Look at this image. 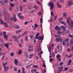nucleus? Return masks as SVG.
<instances>
[{"label":"nucleus","instance_id":"f257e3e1","mask_svg":"<svg viewBox=\"0 0 73 73\" xmlns=\"http://www.w3.org/2000/svg\"><path fill=\"white\" fill-rule=\"evenodd\" d=\"M40 35V33H36V35L35 36V38L36 39H38V41H40L41 40H42L44 39L43 37H42L41 36H39Z\"/></svg>","mask_w":73,"mask_h":73},{"label":"nucleus","instance_id":"f03ea898","mask_svg":"<svg viewBox=\"0 0 73 73\" xmlns=\"http://www.w3.org/2000/svg\"><path fill=\"white\" fill-rule=\"evenodd\" d=\"M55 50L56 51H57L58 52H61V50H62V48H61V46L60 45H58L55 49Z\"/></svg>","mask_w":73,"mask_h":73},{"label":"nucleus","instance_id":"7ed1b4c3","mask_svg":"<svg viewBox=\"0 0 73 73\" xmlns=\"http://www.w3.org/2000/svg\"><path fill=\"white\" fill-rule=\"evenodd\" d=\"M48 5L50 7V10H52L54 7V3L52 2H49L48 3Z\"/></svg>","mask_w":73,"mask_h":73},{"label":"nucleus","instance_id":"20e7f679","mask_svg":"<svg viewBox=\"0 0 73 73\" xmlns=\"http://www.w3.org/2000/svg\"><path fill=\"white\" fill-rule=\"evenodd\" d=\"M56 41L57 42H62V38L59 37H57L56 39Z\"/></svg>","mask_w":73,"mask_h":73},{"label":"nucleus","instance_id":"39448f33","mask_svg":"<svg viewBox=\"0 0 73 73\" xmlns=\"http://www.w3.org/2000/svg\"><path fill=\"white\" fill-rule=\"evenodd\" d=\"M19 61L17 59H16L14 60V63L17 66H18L19 65Z\"/></svg>","mask_w":73,"mask_h":73},{"label":"nucleus","instance_id":"423d86ee","mask_svg":"<svg viewBox=\"0 0 73 73\" xmlns=\"http://www.w3.org/2000/svg\"><path fill=\"white\" fill-rule=\"evenodd\" d=\"M54 29L56 31H61V28H59V27L58 26H56Z\"/></svg>","mask_w":73,"mask_h":73},{"label":"nucleus","instance_id":"0eeeda50","mask_svg":"<svg viewBox=\"0 0 73 73\" xmlns=\"http://www.w3.org/2000/svg\"><path fill=\"white\" fill-rule=\"evenodd\" d=\"M56 57L57 59V60L58 61H60L61 60H60V58L61 57V55L60 54H57L56 56Z\"/></svg>","mask_w":73,"mask_h":73},{"label":"nucleus","instance_id":"6e6552de","mask_svg":"<svg viewBox=\"0 0 73 73\" xmlns=\"http://www.w3.org/2000/svg\"><path fill=\"white\" fill-rule=\"evenodd\" d=\"M57 34L58 35H62V34H63L64 33V32L63 31H58L57 32Z\"/></svg>","mask_w":73,"mask_h":73},{"label":"nucleus","instance_id":"1a4fd4ad","mask_svg":"<svg viewBox=\"0 0 73 73\" xmlns=\"http://www.w3.org/2000/svg\"><path fill=\"white\" fill-rule=\"evenodd\" d=\"M63 70H64V68H63V66H61L59 69L58 70V71H59V72H62V71H64Z\"/></svg>","mask_w":73,"mask_h":73},{"label":"nucleus","instance_id":"9d476101","mask_svg":"<svg viewBox=\"0 0 73 73\" xmlns=\"http://www.w3.org/2000/svg\"><path fill=\"white\" fill-rule=\"evenodd\" d=\"M67 23L68 25L69 26L70 23V18L69 17H68L67 20Z\"/></svg>","mask_w":73,"mask_h":73},{"label":"nucleus","instance_id":"9b49d317","mask_svg":"<svg viewBox=\"0 0 73 73\" xmlns=\"http://www.w3.org/2000/svg\"><path fill=\"white\" fill-rule=\"evenodd\" d=\"M73 4V2L72 1H69L68 3V5L69 6H71Z\"/></svg>","mask_w":73,"mask_h":73},{"label":"nucleus","instance_id":"f8f14e48","mask_svg":"<svg viewBox=\"0 0 73 73\" xmlns=\"http://www.w3.org/2000/svg\"><path fill=\"white\" fill-rule=\"evenodd\" d=\"M63 16L65 19H67V14L65 13V12H64L63 14Z\"/></svg>","mask_w":73,"mask_h":73},{"label":"nucleus","instance_id":"ddd939ff","mask_svg":"<svg viewBox=\"0 0 73 73\" xmlns=\"http://www.w3.org/2000/svg\"><path fill=\"white\" fill-rule=\"evenodd\" d=\"M11 20H12L13 21L14 20L15 21H17V20H16V17H15V15L14 16V18L12 17L11 18Z\"/></svg>","mask_w":73,"mask_h":73},{"label":"nucleus","instance_id":"4468645a","mask_svg":"<svg viewBox=\"0 0 73 73\" xmlns=\"http://www.w3.org/2000/svg\"><path fill=\"white\" fill-rule=\"evenodd\" d=\"M63 33H65V34H67V33H69V29L68 30H66L65 31H63Z\"/></svg>","mask_w":73,"mask_h":73},{"label":"nucleus","instance_id":"2eb2a0df","mask_svg":"<svg viewBox=\"0 0 73 73\" xmlns=\"http://www.w3.org/2000/svg\"><path fill=\"white\" fill-rule=\"evenodd\" d=\"M37 71V70H36V69H33L32 70H31V73H35V72H36Z\"/></svg>","mask_w":73,"mask_h":73},{"label":"nucleus","instance_id":"dca6fc26","mask_svg":"<svg viewBox=\"0 0 73 73\" xmlns=\"http://www.w3.org/2000/svg\"><path fill=\"white\" fill-rule=\"evenodd\" d=\"M5 68V72H7V70H8V69H9V67H4Z\"/></svg>","mask_w":73,"mask_h":73},{"label":"nucleus","instance_id":"f3484780","mask_svg":"<svg viewBox=\"0 0 73 73\" xmlns=\"http://www.w3.org/2000/svg\"><path fill=\"white\" fill-rule=\"evenodd\" d=\"M7 64H8V63L7 62H5V63H3L2 65H3L4 68L5 67V66H6V65H7Z\"/></svg>","mask_w":73,"mask_h":73},{"label":"nucleus","instance_id":"a211bd4d","mask_svg":"<svg viewBox=\"0 0 73 73\" xmlns=\"http://www.w3.org/2000/svg\"><path fill=\"white\" fill-rule=\"evenodd\" d=\"M4 46H5L7 48H9L8 44H4Z\"/></svg>","mask_w":73,"mask_h":73},{"label":"nucleus","instance_id":"6ab92c4d","mask_svg":"<svg viewBox=\"0 0 73 73\" xmlns=\"http://www.w3.org/2000/svg\"><path fill=\"white\" fill-rule=\"evenodd\" d=\"M70 25V27H73V21H71Z\"/></svg>","mask_w":73,"mask_h":73},{"label":"nucleus","instance_id":"aec40b11","mask_svg":"<svg viewBox=\"0 0 73 73\" xmlns=\"http://www.w3.org/2000/svg\"><path fill=\"white\" fill-rule=\"evenodd\" d=\"M61 23L63 24H64L65 26L66 25V22L64 21H62L61 22Z\"/></svg>","mask_w":73,"mask_h":73},{"label":"nucleus","instance_id":"412c9836","mask_svg":"<svg viewBox=\"0 0 73 73\" xmlns=\"http://www.w3.org/2000/svg\"><path fill=\"white\" fill-rule=\"evenodd\" d=\"M21 31H22V30L20 29L19 30L17 31L16 32V33H17V34H18V33H20V32H21Z\"/></svg>","mask_w":73,"mask_h":73},{"label":"nucleus","instance_id":"4be33fe9","mask_svg":"<svg viewBox=\"0 0 73 73\" xmlns=\"http://www.w3.org/2000/svg\"><path fill=\"white\" fill-rule=\"evenodd\" d=\"M4 24L5 27H8V26L7 25V23L6 22H4Z\"/></svg>","mask_w":73,"mask_h":73},{"label":"nucleus","instance_id":"5701e85b","mask_svg":"<svg viewBox=\"0 0 73 73\" xmlns=\"http://www.w3.org/2000/svg\"><path fill=\"white\" fill-rule=\"evenodd\" d=\"M48 49L49 52H50L51 51V49H52V47L51 46H49L48 47Z\"/></svg>","mask_w":73,"mask_h":73},{"label":"nucleus","instance_id":"b1692460","mask_svg":"<svg viewBox=\"0 0 73 73\" xmlns=\"http://www.w3.org/2000/svg\"><path fill=\"white\" fill-rule=\"evenodd\" d=\"M19 18L21 19V20H23L24 18V16L23 15L21 16L20 17H19Z\"/></svg>","mask_w":73,"mask_h":73},{"label":"nucleus","instance_id":"393cba45","mask_svg":"<svg viewBox=\"0 0 73 73\" xmlns=\"http://www.w3.org/2000/svg\"><path fill=\"white\" fill-rule=\"evenodd\" d=\"M70 43L71 44H73V38H72L70 40Z\"/></svg>","mask_w":73,"mask_h":73},{"label":"nucleus","instance_id":"a878e982","mask_svg":"<svg viewBox=\"0 0 73 73\" xmlns=\"http://www.w3.org/2000/svg\"><path fill=\"white\" fill-rule=\"evenodd\" d=\"M12 37L13 38H15V39H17V36H12Z\"/></svg>","mask_w":73,"mask_h":73},{"label":"nucleus","instance_id":"bb28decb","mask_svg":"<svg viewBox=\"0 0 73 73\" xmlns=\"http://www.w3.org/2000/svg\"><path fill=\"white\" fill-rule=\"evenodd\" d=\"M27 31H25V32L24 33L23 35H22V36H24V35H27Z\"/></svg>","mask_w":73,"mask_h":73},{"label":"nucleus","instance_id":"cd10ccee","mask_svg":"<svg viewBox=\"0 0 73 73\" xmlns=\"http://www.w3.org/2000/svg\"><path fill=\"white\" fill-rule=\"evenodd\" d=\"M51 15H52V17H54V13L53 11H51Z\"/></svg>","mask_w":73,"mask_h":73},{"label":"nucleus","instance_id":"c85d7f7f","mask_svg":"<svg viewBox=\"0 0 73 73\" xmlns=\"http://www.w3.org/2000/svg\"><path fill=\"white\" fill-rule=\"evenodd\" d=\"M33 8H35L36 10H37V8H38V7L37 6L34 5L33 6Z\"/></svg>","mask_w":73,"mask_h":73},{"label":"nucleus","instance_id":"c756f323","mask_svg":"<svg viewBox=\"0 0 73 73\" xmlns=\"http://www.w3.org/2000/svg\"><path fill=\"white\" fill-rule=\"evenodd\" d=\"M24 55L25 56H27V55H28V53H27V52L25 51L24 53Z\"/></svg>","mask_w":73,"mask_h":73},{"label":"nucleus","instance_id":"7c9ffc66","mask_svg":"<svg viewBox=\"0 0 73 73\" xmlns=\"http://www.w3.org/2000/svg\"><path fill=\"white\" fill-rule=\"evenodd\" d=\"M33 56V55L32 54H30V55L29 58H32Z\"/></svg>","mask_w":73,"mask_h":73},{"label":"nucleus","instance_id":"2f4dec72","mask_svg":"<svg viewBox=\"0 0 73 73\" xmlns=\"http://www.w3.org/2000/svg\"><path fill=\"white\" fill-rule=\"evenodd\" d=\"M25 41H28V36H25Z\"/></svg>","mask_w":73,"mask_h":73},{"label":"nucleus","instance_id":"473e14b6","mask_svg":"<svg viewBox=\"0 0 73 73\" xmlns=\"http://www.w3.org/2000/svg\"><path fill=\"white\" fill-rule=\"evenodd\" d=\"M69 46V43L68 42H67L66 47L67 48H68V47Z\"/></svg>","mask_w":73,"mask_h":73},{"label":"nucleus","instance_id":"72a5a7b5","mask_svg":"<svg viewBox=\"0 0 73 73\" xmlns=\"http://www.w3.org/2000/svg\"><path fill=\"white\" fill-rule=\"evenodd\" d=\"M40 23L42 24V18H40Z\"/></svg>","mask_w":73,"mask_h":73},{"label":"nucleus","instance_id":"f704fd0d","mask_svg":"<svg viewBox=\"0 0 73 73\" xmlns=\"http://www.w3.org/2000/svg\"><path fill=\"white\" fill-rule=\"evenodd\" d=\"M22 8H23V7H22V6H20L19 9L21 11H22V10H23Z\"/></svg>","mask_w":73,"mask_h":73},{"label":"nucleus","instance_id":"c9c22d12","mask_svg":"<svg viewBox=\"0 0 73 73\" xmlns=\"http://www.w3.org/2000/svg\"><path fill=\"white\" fill-rule=\"evenodd\" d=\"M69 38H66V40H65V41L66 42H68V41H69Z\"/></svg>","mask_w":73,"mask_h":73},{"label":"nucleus","instance_id":"e433bc0d","mask_svg":"<svg viewBox=\"0 0 73 73\" xmlns=\"http://www.w3.org/2000/svg\"><path fill=\"white\" fill-rule=\"evenodd\" d=\"M36 3L38 4H39V5H41V4L40 3V2H39V1L38 0H37L36 1Z\"/></svg>","mask_w":73,"mask_h":73},{"label":"nucleus","instance_id":"4c0bfd02","mask_svg":"<svg viewBox=\"0 0 73 73\" xmlns=\"http://www.w3.org/2000/svg\"><path fill=\"white\" fill-rule=\"evenodd\" d=\"M3 36H4V37H5V38H6V39H7V38H8V36H7V35H4Z\"/></svg>","mask_w":73,"mask_h":73},{"label":"nucleus","instance_id":"58836bf2","mask_svg":"<svg viewBox=\"0 0 73 73\" xmlns=\"http://www.w3.org/2000/svg\"><path fill=\"white\" fill-rule=\"evenodd\" d=\"M21 54V50H19L18 54Z\"/></svg>","mask_w":73,"mask_h":73},{"label":"nucleus","instance_id":"ea45409f","mask_svg":"<svg viewBox=\"0 0 73 73\" xmlns=\"http://www.w3.org/2000/svg\"><path fill=\"white\" fill-rule=\"evenodd\" d=\"M37 50H38V52H40L41 51V48H40V47H39L37 49Z\"/></svg>","mask_w":73,"mask_h":73},{"label":"nucleus","instance_id":"a19ab883","mask_svg":"<svg viewBox=\"0 0 73 73\" xmlns=\"http://www.w3.org/2000/svg\"><path fill=\"white\" fill-rule=\"evenodd\" d=\"M55 37H61L60 35H57V34H55Z\"/></svg>","mask_w":73,"mask_h":73},{"label":"nucleus","instance_id":"79ce46f5","mask_svg":"<svg viewBox=\"0 0 73 73\" xmlns=\"http://www.w3.org/2000/svg\"><path fill=\"white\" fill-rule=\"evenodd\" d=\"M59 21H60V22H61L62 21V18H60L59 19Z\"/></svg>","mask_w":73,"mask_h":73},{"label":"nucleus","instance_id":"37998d69","mask_svg":"<svg viewBox=\"0 0 73 73\" xmlns=\"http://www.w3.org/2000/svg\"><path fill=\"white\" fill-rule=\"evenodd\" d=\"M33 66L34 68H38V67L36 65H33Z\"/></svg>","mask_w":73,"mask_h":73},{"label":"nucleus","instance_id":"c03bdc74","mask_svg":"<svg viewBox=\"0 0 73 73\" xmlns=\"http://www.w3.org/2000/svg\"><path fill=\"white\" fill-rule=\"evenodd\" d=\"M13 52H12V53H10V56H11V57H12V56H13V55H14V53L13 54Z\"/></svg>","mask_w":73,"mask_h":73},{"label":"nucleus","instance_id":"a18cd8bd","mask_svg":"<svg viewBox=\"0 0 73 73\" xmlns=\"http://www.w3.org/2000/svg\"><path fill=\"white\" fill-rule=\"evenodd\" d=\"M62 44L63 45H65V44H66V42H65L64 41H63Z\"/></svg>","mask_w":73,"mask_h":73},{"label":"nucleus","instance_id":"49530a36","mask_svg":"<svg viewBox=\"0 0 73 73\" xmlns=\"http://www.w3.org/2000/svg\"><path fill=\"white\" fill-rule=\"evenodd\" d=\"M57 6L58 8H61V6L60 5H57Z\"/></svg>","mask_w":73,"mask_h":73},{"label":"nucleus","instance_id":"de8ad7c7","mask_svg":"<svg viewBox=\"0 0 73 73\" xmlns=\"http://www.w3.org/2000/svg\"><path fill=\"white\" fill-rule=\"evenodd\" d=\"M71 65V63L70 62H68L67 64V65H68V66H69L70 65Z\"/></svg>","mask_w":73,"mask_h":73},{"label":"nucleus","instance_id":"09e8293b","mask_svg":"<svg viewBox=\"0 0 73 73\" xmlns=\"http://www.w3.org/2000/svg\"><path fill=\"white\" fill-rule=\"evenodd\" d=\"M52 56L53 57H54L55 56V54H54V53L53 52L52 53Z\"/></svg>","mask_w":73,"mask_h":73},{"label":"nucleus","instance_id":"8fccbe9b","mask_svg":"<svg viewBox=\"0 0 73 73\" xmlns=\"http://www.w3.org/2000/svg\"><path fill=\"white\" fill-rule=\"evenodd\" d=\"M8 1V0H4V2L5 3H7Z\"/></svg>","mask_w":73,"mask_h":73},{"label":"nucleus","instance_id":"3c124183","mask_svg":"<svg viewBox=\"0 0 73 73\" xmlns=\"http://www.w3.org/2000/svg\"><path fill=\"white\" fill-rule=\"evenodd\" d=\"M48 21H49V22H53V20L52 19H49V20H48Z\"/></svg>","mask_w":73,"mask_h":73},{"label":"nucleus","instance_id":"603ef678","mask_svg":"<svg viewBox=\"0 0 73 73\" xmlns=\"http://www.w3.org/2000/svg\"><path fill=\"white\" fill-rule=\"evenodd\" d=\"M26 68L27 69H29L30 68V66H26Z\"/></svg>","mask_w":73,"mask_h":73},{"label":"nucleus","instance_id":"864d4df0","mask_svg":"<svg viewBox=\"0 0 73 73\" xmlns=\"http://www.w3.org/2000/svg\"><path fill=\"white\" fill-rule=\"evenodd\" d=\"M14 71H17V68H16V67H14Z\"/></svg>","mask_w":73,"mask_h":73},{"label":"nucleus","instance_id":"5fc2aeb1","mask_svg":"<svg viewBox=\"0 0 73 73\" xmlns=\"http://www.w3.org/2000/svg\"><path fill=\"white\" fill-rule=\"evenodd\" d=\"M3 54H5V53L3 52H0V56H1V55H3Z\"/></svg>","mask_w":73,"mask_h":73},{"label":"nucleus","instance_id":"6e6d98bb","mask_svg":"<svg viewBox=\"0 0 73 73\" xmlns=\"http://www.w3.org/2000/svg\"><path fill=\"white\" fill-rule=\"evenodd\" d=\"M18 16H19V17L20 16H21V13H18Z\"/></svg>","mask_w":73,"mask_h":73},{"label":"nucleus","instance_id":"4d7b16f0","mask_svg":"<svg viewBox=\"0 0 73 73\" xmlns=\"http://www.w3.org/2000/svg\"><path fill=\"white\" fill-rule=\"evenodd\" d=\"M10 6H11V7H14V4L13 3H11L10 4Z\"/></svg>","mask_w":73,"mask_h":73},{"label":"nucleus","instance_id":"13d9d810","mask_svg":"<svg viewBox=\"0 0 73 73\" xmlns=\"http://www.w3.org/2000/svg\"><path fill=\"white\" fill-rule=\"evenodd\" d=\"M39 16H40V15H41V11L39 12L38 14Z\"/></svg>","mask_w":73,"mask_h":73},{"label":"nucleus","instance_id":"bf43d9fd","mask_svg":"<svg viewBox=\"0 0 73 73\" xmlns=\"http://www.w3.org/2000/svg\"><path fill=\"white\" fill-rule=\"evenodd\" d=\"M42 53V51H41L38 54V56H39V55H40V54H41Z\"/></svg>","mask_w":73,"mask_h":73},{"label":"nucleus","instance_id":"052dcab7","mask_svg":"<svg viewBox=\"0 0 73 73\" xmlns=\"http://www.w3.org/2000/svg\"><path fill=\"white\" fill-rule=\"evenodd\" d=\"M9 11H12V7H10L9 8Z\"/></svg>","mask_w":73,"mask_h":73},{"label":"nucleus","instance_id":"680f3d73","mask_svg":"<svg viewBox=\"0 0 73 73\" xmlns=\"http://www.w3.org/2000/svg\"><path fill=\"white\" fill-rule=\"evenodd\" d=\"M15 28H17V29H19V28H20V27H19V26H17L15 27Z\"/></svg>","mask_w":73,"mask_h":73},{"label":"nucleus","instance_id":"e2e57ef3","mask_svg":"<svg viewBox=\"0 0 73 73\" xmlns=\"http://www.w3.org/2000/svg\"><path fill=\"white\" fill-rule=\"evenodd\" d=\"M23 42H24L23 41V39H21V43L22 44H23Z\"/></svg>","mask_w":73,"mask_h":73},{"label":"nucleus","instance_id":"0e129e2a","mask_svg":"<svg viewBox=\"0 0 73 73\" xmlns=\"http://www.w3.org/2000/svg\"><path fill=\"white\" fill-rule=\"evenodd\" d=\"M68 68L67 67H66V68H64V70H65V71L67 70H68Z\"/></svg>","mask_w":73,"mask_h":73},{"label":"nucleus","instance_id":"69168bd1","mask_svg":"<svg viewBox=\"0 0 73 73\" xmlns=\"http://www.w3.org/2000/svg\"><path fill=\"white\" fill-rule=\"evenodd\" d=\"M15 42H19V40H18V39H15Z\"/></svg>","mask_w":73,"mask_h":73},{"label":"nucleus","instance_id":"338daca9","mask_svg":"<svg viewBox=\"0 0 73 73\" xmlns=\"http://www.w3.org/2000/svg\"><path fill=\"white\" fill-rule=\"evenodd\" d=\"M64 26H61L60 27V28H61L62 29H63L64 28Z\"/></svg>","mask_w":73,"mask_h":73},{"label":"nucleus","instance_id":"774afa93","mask_svg":"<svg viewBox=\"0 0 73 73\" xmlns=\"http://www.w3.org/2000/svg\"><path fill=\"white\" fill-rule=\"evenodd\" d=\"M21 72V70H20V69H19L18 70V73H20Z\"/></svg>","mask_w":73,"mask_h":73}]
</instances>
